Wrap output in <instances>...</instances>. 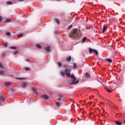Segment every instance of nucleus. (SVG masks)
I'll return each mask as SVG.
<instances>
[{
	"label": "nucleus",
	"instance_id": "nucleus-1",
	"mask_svg": "<svg viewBox=\"0 0 125 125\" xmlns=\"http://www.w3.org/2000/svg\"><path fill=\"white\" fill-rule=\"evenodd\" d=\"M70 72H71V69L69 68H66L65 70V72L66 73V77H67V78H70L72 82V83H70L71 85H72V84H76L78 83H79V80L77 81V78L75 77V75H74V74H72L71 75ZM76 81H77L75 82Z\"/></svg>",
	"mask_w": 125,
	"mask_h": 125
},
{
	"label": "nucleus",
	"instance_id": "nucleus-2",
	"mask_svg": "<svg viewBox=\"0 0 125 125\" xmlns=\"http://www.w3.org/2000/svg\"><path fill=\"white\" fill-rule=\"evenodd\" d=\"M69 37L72 40H75L76 42H78L79 38V30L74 29L70 32Z\"/></svg>",
	"mask_w": 125,
	"mask_h": 125
},
{
	"label": "nucleus",
	"instance_id": "nucleus-3",
	"mask_svg": "<svg viewBox=\"0 0 125 125\" xmlns=\"http://www.w3.org/2000/svg\"><path fill=\"white\" fill-rule=\"evenodd\" d=\"M5 101V98L3 95H0V102H4Z\"/></svg>",
	"mask_w": 125,
	"mask_h": 125
},
{
	"label": "nucleus",
	"instance_id": "nucleus-4",
	"mask_svg": "<svg viewBox=\"0 0 125 125\" xmlns=\"http://www.w3.org/2000/svg\"><path fill=\"white\" fill-rule=\"evenodd\" d=\"M44 49L47 51V52H50V46H47L46 47H45Z\"/></svg>",
	"mask_w": 125,
	"mask_h": 125
},
{
	"label": "nucleus",
	"instance_id": "nucleus-5",
	"mask_svg": "<svg viewBox=\"0 0 125 125\" xmlns=\"http://www.w3.org/2000/svg\"><path fill=\"white\" fill-rule=\"evenodd\" d=\"M42 98H43V99H45V100H47V99H48V96L46 95H42Z\"/></svg>",
	"mask_w": 125,
	"mask_h": 125
},
{
	"label": "nucleus",
	"instance_id": "nucleus-6",
	"mask_svg": "<svg viewBox=\"0 0 125 125\" xmlns=\"http://www.w3.org/2000/svg\"><path fill=\"white\" fill-rule=\"evenodd\" d=\"M27 83L23 82L22 85V88H25L26 86H27Z\"/></svg>",
	"mask_w": 125,
	"mask_h": 125
},
{
	"label": "nucleus",
	"instance_id": "nucleus-7",
	"mask_svg": "<svg viewBox=\"0 0 125 125\" xmlns=\"http://www.w3.org/2000/svg\"><path fill=\"white\" fill-rule=\"evenodd\" d=\"M71 60H72V57L71 56L66 58V61L67 62H69V61H71Z\"/></svg>",
	"mask_w": 125,
	"mask_h": 125
},
{
	"label": "nucleus",
	"instance_id": "nucleus-8",
	"mask_svg": "<svg viewBox=\"0 0 125 125\" xmlns=\"http://www.w3.org/2000/svg\"><path fill=\"white\" fill-rule=\"evenodd\" d=\"M115 123L116 124V125H123V123H122V122H121L120 121H115Z\"/></svg>",
	"mask_w": 125,
	"mask_h": 125
},
{
	"label": "nucleus",
	"instance_id": "nucleus-9",
	"mask_svg": "<svg viewBox=\"0 0 125 125\" xmlns=\"http://www.w3.org/2000/svg\"><path fill=\"white\" fill-rule=\"evenodd\" d=\"M86 39H87L86 37H83L82 39V43H83L84 42H85V41H86Z\"/></svg>",
	"mask_w": 125,
	"mask_h": 125
},
{
	"label": "nucleus",
	"instance_id": "nucleus-10",
	"mask_svg": "<svg viewBox=\"0 0 125 125\" xmlns=\"http://www.w3.org/2000/svg\"><path fill=\"white\" fill-rule=\"evenodd\" d=\"M93 52H94L96 55H98V51L97 50H96V49H93Z\"/></svg>",
	"mask_w": 125,
	"mask_h": 125
},
{
	"label": "nucleus",
	"instance_id": "nucleus-11",
	"mask_svg": "<svg viewBox=\"0 0 125 125\" xmlns=\"http://www.w3.org/2000/svg\"><path fill=\"white\" fill-rule=\"evenodd\" d=\"M4 75V71L2 70L0 71V76H3Z\"/></svg>",
	"mask_w": 125,
	"mask_h": 125
},
{
	"label": "nucleus",
	"instance_id": "nucleus-12",
	"mask_svg": "<svg viewBox=\"0 0 125 125\" xmlns=\"http://www.w3.org/2000/svg\"><path fill=\"white\" fill-rule=\"evenodd\" d=\"M106 61H107L108 62H109V63H112V59H106Z\"/></svg>",
	"mask_w": 125,
	"mask_h": 125
},
{
	"label": "nucleus",
	"instance_id": "nucleus-13",
	"mask_svg": "<svg viewBox=\"0 0 125 125\" xmlns=\"http://www.w3.org/2000/svg\"><path fill=\"white\" fill-rule=\"evenodd\" d=\"M55 22H56V23H57L58 24H60V21H59V20L57 19H55Z\"/></svg>",
	"mask_w": 125,
	"mask_h": 125
},
{
	"label": "nucleus",
	"instance_id": "nucleus-14",
	"mask_svg": "<svg viewBox=\"0 0 125 125\" xmlns=\"http://www.w3.org/2000/svg\"><path fill=\"white\" fill-rule=\"evenodd\" d=\"M60 74H61V76H62V77H64V76H65V73H64L62 71H61Z\"/></svg>",
	"mask_w": 125,
	"mask_h": 125
},
{
	"label": "nucleus",
	"instance_id": "nucleus-15",
	"mask_svg": "<svg viewBox=\"0 0 125 125\" xmlns=\"http://www.w3.org/2000/svg\"><path fill=\"white\" fill-rule=\"evenodd\" d=\"M89 51L90 53H92V52H93V49L89 48Z\"/></svg>",
	"mask_w": 125,
	"mask_h": 125
},
{
	"label": "nucleus",
	"instance_id": "nucleus-16",
	"mask_svg": "<svg viewBox=\"0 0 125 125\" xmlns=\"http://www.w3.org/2000/svg\"><path fill=\"white\" fill-rule=\"evenodd\" d=\"M85 77L86 78H90V76L89 75V74L88 73H85Z\"/></svg>",
	"mask_w": 125,
	"mask_h": 125
},
{
	"label": "nucleus",
	"instance_id": "nucleus-17",
	"mask_svg": "<svg viewBox=\"0 0 125 125\" xmlns=\"http://www.w3.org/2000/svg\"><path fill=\"white\" fill-rule=\"evenodd\" d=\"M10 22H11V19H7L5 21L6 23H10Z\"/></svg>",
	"mask_w": 125,
	"mask_h": 125
},
{
	"label": "nucleus",
	"instance_id": "nucleus-18",
	"mask_svg": "<svg viewBox=\"0 0 125 125\" xmlns=\"http://www.w3.org/2000/svg\"><path fill=\"white\" fill-rule=\"evenodd\" d=\"M10 84H11V83H10L9 82L5 83V85H7V86H9V85H10Z\"/></svg>",
	"mask_w": 125,
	"mask_h": 125
},
{
	"label": "nucleus",
	"instance_id": "nucleus-19",
	"mask_svg": "<svg viewBox=\"0 0 125 125\" xmlns=\"http://www.w3.org/2000/svg\"><path fill=\"white\" fill-rule=\"evenodd\" d=\"M106 26H104L103 27V33H104V32L106 31Z\"/></svg>",
	"mask_w": 125,
	"mask_h": 125
},
{
	"label": "nucleus",
	"instance_id": "nucleus-20",
	"mask_svg": "<svg viewBox=\"0 0 125 125\" xmlns=\"http://www.w3.org/2000/svg\"><path fill=\"white\" fill-rule=\"evenodd\" d=\"M36 46L38 48H42V46L40 44H36Z\"/></svg>",
	"mask_w": 125,
	"mask_h": 125
},
{
	"label": "nucleus",
	"instance_id": "nucleus-21",
	"mask_svg": "<svg viewBox=\"0 0 125 125\" xmlns=\"http://www.w3.org/2000/svg\"><path fill=\"white\" fill-rule=\"evenodd\" d=\"M16 80H26L25 78H16Z\"/></svg>",
	"mask_w": 125,
	"mask_h": 125
},
{
	"label": "nucleus",
	"instance_id": "nucleus-22",
	"mask_svg": "<svg viewBox=\"0 0 125 125\" xmlns=\"http://www.w3.org/2000/svg\"><path fill=\"white\" fill-rule=\"evenodd\" d=\"M7 4L11 5L12 4V2L10 1H7Z\"/></svg>",
	"mask_w": 125,
	"mask_h": 125
},
{
	"label": "nucleus",
	"instance_id": "nucleus-23",
	"mask_svg": "<svg viewBox=\"0 0 125 125\" xmlns=\"http://www.w3.org/2000/svg\"><path fill=\"white\" fill-rule=\"evenodd\" d=\"M22 36H23V34H22V33H21V34H19V35H18V37L19 38H21V37H22Z\"/></svg>",
	"mask_w": 125,
	"mask_h": 125
},
{
	"label": "nucleus",
	"instance_id": "nucleus-24",
	"mask_svg": "<svg viewBox=\"0 0 125 125\" xmlns=\"http://www.w3.org/2000/svg\"><path fill=\"white\" fill-rule=\"evenodd\" d=\"M10 48L11 49H14V50H16V47H15V46H12V47H10Z\"/></svg>",
	"mask_w": 125,
	"mask_h": 125
},
{
	"label": "nucleus",
	"instance_id": "nucleus-25",
	"mask_svg": "<svg viewBox=\"0 0 125 125\" xmlns=\"http://www.w3.org/2000/svg\"><path fill=\"white\" fill-rule=\"evenodd\" d=\"M73 27L72 25H70L69 26H68L67 27V30H70V29H71V28H72Z\"/></svg>",
	"mask_w": 125,
	"mask_h": 125
},
{
	"label": "nucleus",
	"instance_id": "nucleus-26",
	"mask_svg": "<svg viewBox=\"0 0 125 125\" xmlns=\"http://www.w3.org/2000/svg\"><path fill=\"white\" fill-rule=\"evenodd\" d=\"M58 65L59 66V67H61V66H62V63H61V62H58Z\"/></svg>",
	"mask_w": 125,
	"mask_h": 125
},
{
	"label": "nucleus",
	"instance_id": "nucleus-27",
	"mask_svg": "<svg viewBox=\"0 0 125 125\" xmlns=\"http://www.w3.org/2000/svg\"><path fill=\"white\" fill-rule=\"evenodd\" d=\"M25 71H30V68L29 67H25Z\"/></svg>",
	"mask_w": 125,
	"mask_h": 125
},
{
	"label": "nucleus",
	"instance_id": "nucleus-28",
	"mask_svg": "<svg viewBox=\"0 0 125 125\" xmlns=\"http://www.w3.org/2000/svg\"><path fill=\"white\" fill-rule=\"evenodd\" d=\"M73 67L74 68H77V63H73Z\"/></svg>",
	"mask_w": 125,
	"mask_h": 125
},
{
	"label": "nucleus",
	"instance_id": "nucleus-29",
	"mask_svg": "<svg viewBox=\"0 0 125 125\" xmlns=\"http://www.w3.org/2000/svg\"><path fill=\"white\" fill-rule=\"evenodd\" d=\"M6 35H7V36H10L11 34L10 33V32H6Z\"/></svg>",
	"mask_w": 125,
	"mask_h": 125
},
{
	"label": "nucleus",
	"instance_id": "nucleus-30",
	"mask_svg": "<svg viewBox=\"0 0 125 125\" xmlns=\"http://www.w3.org/2000/svg\"><path fill=\"white\" fill-rule=\"evenodd\" d=\"M32 90H33V91H34V92H35V93L37 91V90L35 88H32Z\"/></svg>",
	"mask_w": 125,
	"mask_h": 125
},
{
	"label": "nucleus",
	"instance_id": "nucleus-31",
	"mask_svg": "<svg viewBox=\"0 0 125 125\" xmlns=\"http://www.w3.org/2000/svg\"><path fill=\"white\" fill-rule=\"evenodd\" d=\"M7 44H8L6 42L4 43V47H6L7 46Z\"/></svg>",
	"mask_w": 125,
	"mask_h": 125
},
{
	"label": "nucleus",
	"instance_id": "nucleus-32",
	"mask_svg": "<svg viewBox=\"0 0 125 125\" xmlns=\"http://www.w3.org/2000/svg\"><path fill=\"white\" fill-rule=\"evenodd\" d=\"M56 104H57V107H60V103H57Z\"/></svg>",
	"mask_w": 125,
	"mask_h": 125
},
{
	"label": "nucleus",
	"instance_id": "nucleus-33",
	"mask_svg": "<svg viewBox=\"0 0 125 125\" xmlns=\"http://www.w3.org/2000/svg\"><path fill=\"white\" fill-rule=\"evenodd\" d=\"M0 68H3V65L1 63H0Z\"/></svg>",
	"mask_w": 125,
	"mask_h": 125
},
{
	"label": "nucleus",
	"instance_id": "nucleus-34",
	"mask_svg": "<svg viewBox=\"0 0 125 125\" xmlns=\"http://www.w3.org/2000/svg\"><path fill=\"white\" fill-rule=\"evenodd\" d=\"M62 67H63V68H67V64H63V65H62Z\"/></svg>",
	"mask_w": 125,
	"mask_h": 125
},
{
	"label": "nucleus",
	"instance_id": "nucleus-35",
	"mask_svg": "<svg viewBox=\"0 0 125 125\" xmlns=\"http://www.w3.org/2000/svg\"><path fill=\"white\" fill-rule=\"evenodd\" d=\"M18 53V51H15V52H14V55H15V54H17Z\"/></svg>",
	"mask_w": 125,
	"mask_h": 125
},
{
	"label": "nucleus",
	"instance_id": "nucleus-36",
	"mask_svg": "<svg viewBox=\"0 0 125 125\" xmlns=\"http://www.w3.org/2000/svg\"><path fill=\"white\" fill-rule=\"evenodd\" d=\"M86 30H90V28L87 27V26H86Z\"/></svg>",
	"mask_w": 125,
	"mask_h": 125
},
{
	"label": "nucleus",
	"instance_id": "nucleus-37",
	"mask_svg": "<svg viewBox=\"0 0 125 125\" xmlns=\"http://www.w3.org/2000/svg\"><path fill=\"white\" fill-rule=\"evenodd\" d=\"M108 92L111 93L112 91L111 90H107Z\"/></svg>",
	"mask_w": 125,
	"mask_h": 125
},
{
	"label": "nucleus",
	"instance_id": "nucleus-38",
	"mask_svg": "<svg viewBox=\"0 0 125 125\" xmlns=\"http://www.w3.org/2000/svg\"><path fill=\"white\" fill-rule=\"evenodd\" d=\"M18 0V1L21 2V1H24V0Z\"/></svg>",
	"mask_w": 125,
	"mask_h": 125
},
{
	"label": "nucleus",
	"instance_id": "nucleus-39",
	"mask_svg": "<svg viewBox=\"0 0 125 125\" xmlns=\"http://www.w3.org/2000/svg\"><path fill=\"white\" fill-rule=\"evenodd\" d=\"M2 20V18L1 17H0V22Z\"/></svg>",
	"mask_w": 125,
	"mask_h": 125
},
{
	"label": "nucleus",
	"instance_id": "nucleus-40",
	"mask_svg": "<svg viewBox=\"0 0 125 125\" xmlns=\"http://www.w3.org/2000/svg\"><path fill=\"white\" fill-rule=\"evenodd\" d=\"M82 67H83V64L80 65V68H82Z\"/></svg>",
	"mask_w": 125,
	"mask_h": 125
},
{
	"label": "nucleus",
	"instance_id": "nucleus-41",
	"mask_svg": "<svg viewBox=\"0 0 125 125\" xmlns=\"http://www.w3.org/2000/svg\"><path fill=\"white\" fill-rule=\"evenodd\" d=\"M25 61H27L28 62H29L28 59H26V60H25Z\"/></svg>",
	"mask_w": 125,
	"mask_h": 125
},
{
	"label": "nucleus",
	"instance_id": "nucleus-42",
	"mask_svg": "<svg viewBox=\"0 0 125 125\" xmlns=\"http://www.w3.org/2000/svg\"><path fill=\"white\" fill-rule=\"evenodd\" d=\"M58 100L59 101H60V100H61V98H59V99H58Z\"/></svg>",
	"mask_w": 125,
	"mask_h": 125
},
{
	"label": "nucleus",
	"instance_id": "nucleus-43",
	"mask_svg": "<svg viewBox=\"0 0 125 125\" xmlns=\"http://www.w3.org/2000/svg\"><path fill=\"white\" fill-rule=\"evenodd\" d=\"M2 55H3V56H4V53H3L2 54Z\"/></svg>",
	"mask_w": 125,
	"mask_h": 125
},
{
	"label": "nucleus",
	"instance_id": "nucleus-44",
	"mask_svg": "<svg viewBox=\"0 0 125 125\" xmlns=\"http://www.w3.org/2000/svg\"><path fill=\"white\" fill-rule=\"evenodd\" d=\"M124 123L125 124V120L124 121Z\"/></svg>",
	"mask_w": 125,
	"mask_h": 125
},
{
	"label": "nucleus",
	"instance_id": "nucleus-45",
	"mask_svg": "<svg viewBox=\"0 0 125 125\" xmlns=\"http://www.w3.org/2000/svg\"><path fill=\"white\" fill-rule=\"evenodd\" d=\"M60 97H62V96L60 95Z\"/></svg>",
	"mask_w": 125,
	"mask_h": 125
},
{
	"label": "nucleus",
	"instance_id": "nucleus-46",
	"mask_svg": "<svg viewBox=\"0 0 125 125\" xmlns=\"http://www.w3.org/2000/svg\"><path fill=\"white\" fill-rule=\"evenodd\" d=\"M1 102H0V106H1V104H0V103H1Z\"/></svg>",
	"mask_w": 125,
	"mask_h": 125
},
{
	"label": "nucleus",
	"instance_id": "nucleus-47",
	"mask_svg": "<svg viewBox=\"0 0 125 125\" xmlns=\"http://www.w3.org/2000/svg\"><path fill=\"white\" fill-rule=\"evenodd\" d=\"M79 29H81V27H79Z\"/></svg>",
	"mask_w": 125,
	"mask_h": 125
}]
</instances>
